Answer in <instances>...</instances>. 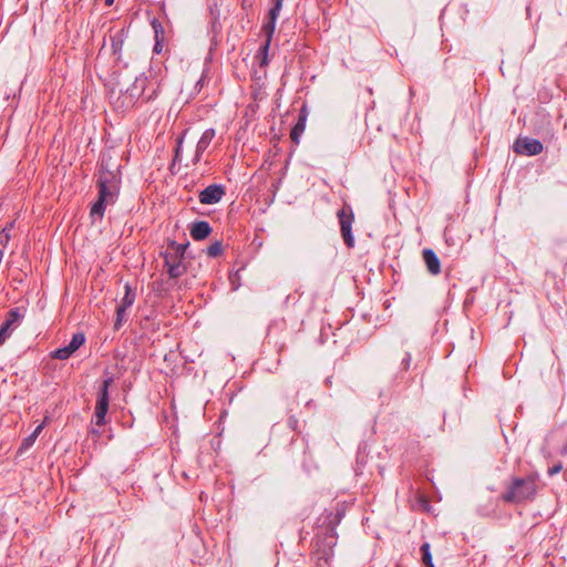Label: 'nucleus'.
Returning <instances> with one entry per match:
<instances>
[{"instance_id":"nucleus-1","label":"nucleus","mask_w":567,"mask_h":567,"mask_svg":"<svg viewBox=\"0 0 567 567\" xmlns=\"http://www.w3.org/2000/svg\"><path fill=\"white\" fill-rule=\"evenodd\" d=\"M121 183V164L118 163L117 156L110 151L102 152L97 166L96 186L99 195L90 210V217L93 221L96 219L102 220L106 206L117 200Z\"/></svg>"},{"instance_id":"nucleus-2","label":"nucleus","mask_w":567,"mask_h":567,"mask_svg":"<svg viewBox=\"0 0 567 567\" xmlns=\"http://www.w3.org/2000/svg\"><path fill=\"white\" fill-rule=\"evenodd\" d=\"M346 508L338 504L336 511L326 509L318 518L317 533V564L320 567H331L330 560L333 557V548L337 545V526L344 517Z\"/></svg>"},{"instance_id":"nucleus-3","label":"nucleus","mask_w":567,"mask_h":567,"mask_svg":"<svg viewBox=\"0 0 567 567\" xmlns=\"http://www.w3.org/2000/svg\"><path fill=\"white\" fill-rule=\"evenodd\" d=\"M539 492V474L530 472L526 476H513L506 484L501 499L506 504L522 505L535 501Z\"/></svg>"},{"instance_id":"nucleus-4","label":"nucleus","mask_w":567,"mask_h":567,"mask_svg":"<svg viewBox=\"0 0 567 567\" xmlns=\"http://www.w3.org/2000/svg\"><path fill=\"white\" fill-rule=\"evenodd\" d=\"M142 85V80L136 76L134 82L113 100L112 104L114 110L120 113H126L138 105L145 104V102H143L144 86Z\"/></svg>"},{"instance_id":"nucleus-5","label":"nucleus","mask_w":567,"mask_h":567,"mask_svg":"<svg viewBox=\"0 0 567 567\" xmlns=\"http://www.w3.org/2000/svg\"><path fill=\"white\" fill-rule=\"evenodd\" d=\"M337 217L344 245L351 249L355 244L354 236L352 234V225L354 223V213L352 207L348 204H344L343 207L338 210Z\"/></svg>"},{"instance_id":"nucleus-6","label":"nucleus","mask_w":567,"mask_h":567,"mask_svg":"<svg viewBox=\"0 0 567 567\" xmlns=\"http://www.w3.org/2000/svg\"><path fill=\"white\" fill-rule=\"evenodd\" d=\"M140 80H142L144 89H143V102L148 103L154 101L162 86V79L159 76V71L150 68L147 72H144L138 75Z\"/></svg>"},{"instance_id":"nucleus-7","label":"nucleus","mask_w":567,"mask_h":567,"mask_svg":"<svg viewBox=\"0 0 567 567\" xmlns=\"http://www.w3.org/2000/svg\"><path fill=\"white\" fill-rule=\"evenodd\" d=\"M127 38L128 27H122L120 29L111 28L109 30L107 38L104 37L103 45L100 49L99 54L102 53L105 48L106 40H109L111 44V54L115 58L116 62H120L122 60V49Z\"/></svg>"},{"instance_id":"nucleus-8","label":"nucleus","mask_w":567,"mask_h":567,"mask_svg":"<svg viewBox=\"0 0 567 567\" xmlns=\"http://www.w3.org/2000/svg\"><path fill=\"white\" fill-rule=\"evenodd\" d=\"M287 453L292 460L299 458L302 468L306 472H310L311 466L308 461H310L311 457L308 453V444L303 437H292Z\"/></svg>"},{"instance_id":"nucleus-9","label":"nucleus","mask_w":567,"mask_h":567,"mask_svg":"<svg viewBox=\"0 0 567 567\" xmlns=\"http://www.w3.org/2000/svg\"><path fill=\"white\" fill-rule=\"evenodd\" d=\"M161 256L164 259V266L167 268L169 279H177L187 271V267L183 262L184 257H179L168 249L162 252Z\"/></svg>"},{"instance_id":"nucleus-10","label":"nucleus","mask_w":567,"mask_h":567,"mask_svg":"<svg viewBox=\"0 0 567 567\" xmlns=\"http://www.w3.org/2000/svg\"><path fill=\"white\" fill-rule=\"evenodd\" d=\"M543 148L542 142L536 138L518 137L514 143V152L526 156L538 155Z\"/></svg>"},{"instance_id":"nucleus-11","label":"nucleus","mask_w":567,"mask_h":567,"mask_svg":"<svg viewBox=\"0 0 567 567\" xmlns=\"http://www.w3.org/2000/svg\"><path fill=\"white\" fill-rule=\"evenodd\" d=\"M85 342V336L83 332H76L72 336L71 341L68 346L59 348L51 352V357L58 360L69 359L83 343Z\"/></svg>"},{"instance_id":"nucleus-12","label":"nucleus","mask_w":567,"mask_h":567,"mask_svg":"<svg viewBox=\"0 0 567 567\" xmlns=\"http://www.w3.org/2000/svg\"><path fill=\"white\" fill-rule=\"evenodd\" d=\"M226 195V187L221 184H212L199 192L198 199L204 205H214Z\"/></svg>"},{"instance_id":"nucleus-13","label":"nucleus","mask_w":567,"mask_h":567,"mask_svg":"<svg viewBox=\"0 0 567 567\" xmlns=\"http://www.w3.org/2000/svg\"><path fill=\"white\" fill-rule=\"evenodd\" d=\"M284 0H274L272 7L269 9L267 21L262 25L264 33H270L274 35L276 29V22L282 9Z\"/></svg>"},{"instance_id":"nucleus-14","label":"nucleus","mask_w":567,"mask_h":567,"mask_svg":"<svg viewBox=\"0 0 567 567\" xmlns=\"http://www.w3.org/2000/svg\"><path fill=\"white\" fill-rule=\"evenodd\" d=\"M213 231L209 223L206 220H198L190 225L189 234L196 241L206 239Z\"/></svg>"},{"instance_id":"nucleus-15","label":"nucleus","mask_w":567,"mask_h":567,"mask_svg":"<svg viewBox=\"0 0 567 567\" xmlns=\"http://www.w3.org/2000/svg\"><path fill=\"white\" fill-rule=\"evenodd\" d=\"M422 256L427 271L433 276L439 275L441 272V261L435 251L431 248H425L422 251Z\"/></svg>"},{"instance_id":"nucleus-16","label":"nucleus","mask_w":567,"mask_h":567,"mask_svg":"<svg viewBox=\"0 0 567 567\" xmlns=\"http://www.w3.org/2000/svg\"><path fill=\"white\" fill-rule=\"evenodd\" d=\"M114 383V377L109 371V369H105L103 371V381L97 392L96 402H103V403H110V386Z\"/></svg>"},{"instance_id":"nucleus-17","label":"nucleus","mask_w":567,"mask_h":567,"mask_svg":"<svg viewBox=\"0 0 567 567\" xmlns=\"http://www.w3.org/2000/svg\"><path fill=\"white\" fill-rule=\"evenodd\" d=\"M214 137H215L214 128H207L203 132V134L196 145L195 157H194L195 163L200 161L203 153L207 150V147L209 146V144L212 143Z\"/></svg>"},{"instance_id":"nucleus-18","label":"nucleus","mask_w":567,"mask_h":567,"mask_svg":"<svg viewBox=\"0 0 567 567\" xmlns=\"http://www.w3.org/2000/svg\"><path fill=\"white\" fill-rule=\"evenodd\" d=\"M152 291L159 298L166 297L171 291V285L164 279H156L151 282Z\"/></svg>"},{"instance_id":"nucleus-19","label":"nucleus","mask_w":567,"mask_h":567,"mask_svg":"<svg viewBox=\"0 0 567 567\" xmlns=\"http://www.w3.org/2000/svg\"><path fill=\"white\" fill-rule=\"evenodd\" d=\"M109 404L110 403H103V402H96L95 403V411H94V417H95V424L97 426H102L106 423V414L109 411Z\"/></svg>"},{"instance_id":"nucleus-20","label":"nucleus","mask_w":567,"mask_h":567,"mask_svg":"<svg viewBox=\"0 0 567 567\" xmlns=\"http://www.w3.org/2000/svg\"><path fill=\"white\" fill-rule=\"evenodd\" d=\"M124 289H125V293H124V297L122 298L118 307L128 309L134 303L136 293L133 291V289L128 282L125 284Z\"/></svg>"},{"instance_id":"nucleus-21","label":"nucleus","mask_w":567,"mask_h":567,"mask_svg":"<svg viewBox=\"0 0 567 567\" xmlns=\"http://www.w3.org/2000/svg\"><path fill=\"white\" fill-rule=\"evenodd\" d=\"M306 122L305 118H298L297 123L293 125L290 132V138L295 144H299L300 136L305 132Z\"/></svg>"},{"instance_id":"nucleus-22","label":"nucleus","mask_w":567,"mask_h":567,"mask_svg":"<svg viewBox=\"0 0 567 567\" xmlns=\"http://www.w3.org/2000/svg\"><path fill=\"white\" fill-rule=\"evenodd\" d=\"M151 25L154 30L155 41L165 42V29L162 22L157 18H153L151 21Z\"/></svg>"},{"instance_id":"nucleus-23","label":"nucleus","mask_w":567,"mask_h":567,"mask_svg":"<svg viewBox=\"0 0 567 567\" xmlns=\"http://www.w3.org/2000/svg\"><path fill=\"white\" fill-rule=\"evenodd\" d=\"M23 319V315L20 312L19 308H12L8 311L6 316V321L13 324L16 328L20 324Z\"/></svg>"},{"instance_id":"nucleus-24","label":"nucleus","mask_w":567,"mask_h":567,"mask_svg":"<svg viewBox=\"0 0 567 567\" xmlns=\"http://www.w3.org/2000/svg\"><path fill=\"white\" fill-rule=\"evenodd\" d=\"M270 33H265L266 35V40L265 42L260 45L259 50L257 51L256 55H255V59L258 60V59H262V58H268V52H269V48H270V44H271V40H272V35H269Z\"/></svg>"},{"instance_id":"nucleus-25","label":"nucleus","mask_w":567,"mask_h":567,"mask_svg":"<svg viewBox=\"0 0 567 567\" xmlns=\"http://www.w3.org/2000/svg\"><path fill=\"white\" fill-rule=\"evenodd\" d=\"M189 246V243H185V244H179L175 240H171L168 243V250H171L172 252L178 255L179 257H184L185 258V252H186V249L188 248Z\"/></svg>"},{"instance_id":"nucleus-26","label":"nucleus","mask_w":567,"mask_h":567,"mask_svg":"<svg viewBox=\"0 0 567 567\" xmlns=\"http://www.w3.org/2000/svg\"><path fill=\"white\" fill-rule=\"evenodd\" d=\"M421 553H422V563L430 567L431 565H434L432 554H431V546L429 543H423L421 545Z\"/></svg>"},{"instance_id":"nucleus-27","label":"nucleus","mask_w":567,"mask_h":567,"mask_svg":"<svg viewBox=\"0 0 567 567\" xmlns=\"http://www.w3.org/2000/svg\"><path fill=\"white\" fill-rule=\"evenodd\" d=\"M224 249H223V245L219 240H216L214 243H212L207 248H206V254L208 257H212V258H216V257H219L221 256Z\"/></svg>"},{"instance_id":"nucleus-28","label":"nucleus","mask_w":567,"mask_h":567,"mask_svg":"<svg viewBox=\"0 0 567 567\" xmlns=\"http://www.w3.org/2000/svg\"><path fill=\"white\" fill-rule=\"evenodd\" d=\"M126 310L123 307H116V319L114 322V330H120L123 322L126 321Z\"/></svg>"},{"instance_id":"nucleus-29","label":"nucleus","mask_w":567,"mask_h":567,"mask_svg":"<svg viewBox=\"0 0 567 567\" xmlns=\"http://www.w3.org/2000/svg\"><path fill=\"white\" fill-rule=\"evenodd\" d=\"M14 226V221L10 223L7 227H4L1 233H0V243L6 245L11 236H10V230L13 228Z\"/></svg>"},{"instance_id":"nucleus-30","label":"nucleus","mask_w":567,"mask_h":567,"mask_svg":"<svg viewBox=\"0 0 567 567\" xmlns=\"http://www.w3.org/2000/svg\"><path fill=\"white\" fill-rule=\"evenodd\" d=\"M412 355L410 352H405L401 360V372H406L410 369Z\"/></svg>"},{"instance_id":"nucleus-31","label":"nucleus","mask_w":567,"mask_h":567,"mask_svg":"<svg viewBox=\"0 0 567 567\" xmlns=\"http://www.w3.org/2000/svg\"><path fill=\"white\" fill-rule=\"evenodd\" d=\"M287 425L289 429H291L293 432L300 433L299 429V420L295 415H290L287 420Z\"/></svg>"},{"instance_id":"nucleus-32","label":"nucleus","mask_w":567,"mask_h":567,"mask_svg":"<svg viewBox=\"0 0 567 567\" xmlns=\"http://www.w3.org/2000/svg\"><path fill=\"white\" fill-rule=\"evenodd\" d=\"M185 134H186V131H184L183 134L177 137L175 155H174V162L179 159V154H181L182 144H183Z\"/></svg>"},{"instance_id":"nucleus-33","label":"nucleus","mask_w":567,"mask_h":567,"mask_svg":"<svg viewBox=\"0 0 567 567\" xmlns=\"http://www.w3.org/2000/svg\"><path fill=\"white\" fill-rule=\"evenodd\" d=\"M561 470H563V463L557 462L555 465H553L551 467L548 468L547 474L549 476H554V475L558 474Z\"/></svg>"},{"instance_id":"nucleus-34","label":"nucleus","mask_w":567,"mask_h":567,"mask_svg":"<svg viewBox=\"0 0 567 567\" xmlns=\"http://www.w3.org/2000/svg\"><path fill=\"white\" fill-rule=\"evenodd\" d=\"M0 328L6 332L8 333L9 336L12 333V331L16 329V327L11 323H9L8 321H3L0 326Z\"/></svg>"},{"instance_id":"nucleus-35","label":"nucleus","mask_w":567,"mask_h":567,"mask_svg":"<svg viewBox=\"0 0 567 567\" xmlns=\"http://www.w3.org/2000/svg\"><path fill=\"white\" fill-rule=\"evenodd\" d=\"M35 439L37 437L33 434L29 435L27 439H24V441L22 443V447L28 449L29 446H31L33 444Z\"/></svg>"},{"instance_id":"nucleus-36","label":"nucleus","mask_w":567,"mask_h":567,"mask_svg":"<svg viewBox=\"0 0 567 567\" xmlns=\"http://www.w3.org/2000/svg\"><path fill=\"white\" fill-rule=\"evenodd\" d=\"M165 42L155 41L153 52L161 54L163 52Z\"/></svg>"},{"instance_id":"nucleus-37","label":"nucleus","mask_w":567,"mask_h":567,"mask_svg":"<svg viewBox=\"0 0 567 567\" xmlns=\"http://www.w3.org/2000/svg\"><path fill=\"white\" fill-rule=\"evenodd\" d=\"M204 84H205V74L203 73L200 79L195 84V90L197 92H199L203 89Z\"/></svg>"},{"instance_id":"nucleus-38","label":"nucleus","mask_w":567,"mask_h":567,"mask_svg":"<svg viewBox=\"0 0 567 567\" xmlns=\"http://www.w3.org/2000/svg\"><path fill=\"white\" fill-rule=\"evenodd\" d=\"M307 116H308V111H307V107L306 105H303L300 111H299V115H298V118H305V122H307Z\"/></svg>"},{"instance_id":"nucleus-39","label":"nucleus","mask_w":567,"mask_h":567,"mask_svg":"<svg viewBox=\"0 0 567 567\" xmlns=\"http://www.w3.org/2000/svg\"><path fill=\"white\" fill-rule=\"evenodd\" d=\"M9 337L8 333H6L1 328H0V346L4 343V341L7 340V338Z\"/></svg>"},{"instance_id":"nucleus-40","label":"nucleus","mask_w":567,"mask_h":567,"mask_svg":"<svg viewBox=\"0 0 567 567\" xmlns=\"http://www.w3.org/2000/svg\"><path fill=\"white\" fill-rule=\"evenodd\" d=\"M257 61H258L260 68H265L269 63L268 58L258 59Z\"/></svg>"},{"instance_id":"nucleus-41","label":"nucleus","mask_w":567,"mask_h":567,"mask_svg":"<svg viewBox=\"0 0 567 567\" xmlns=\"http://www.w3.org/2000/svg\"><path fill=\"white\" fill-rule=\"evenodd\" d=\"M42 429H43L42 424L38 425L32 434L37 437L40 434V432L42 431Z\"/></svg>"},{"instance_id":"nucleus-42","label":"nucleus","mask_w":567,"mask_h":567,"mask_svg":"<svg viewBox=\"0 0 567 567\" xmlns=\"http://www.w3.org/2000/svg\"><path fill=\"white\" fill-rule=\"evenodd\" d=\"M114 3V0H105V6L111 7Z\"/></svg>"},{"instance_id":"nucleus-43","label":"nucleus","mask_w":567,"mask_h":567,"mask_svg":"<svg viewBox=\"0 0 567 567\" xmlns=\"http://www.w3.org/2000/svg\"><path fill=\"white\" fill-rule=\"evenodd\" d=\"M563 452H564V453H566V452H567V441H566L565 446L563 447Z\"/></svg>"},{"instance_id":"nucleus-44","label":"nucleus","mask_w":567,"mask_h":567,"mask_svg":"<svg viewBox=\"0 0 567 567\" xmlns=\"http://www.w3.org/2000/svg\"><path fill=\"white\" fill-rule=\"evenodd\" d=\"M261 76H257V72H255V80H259Z\"/></svg>"}]
</instances>
